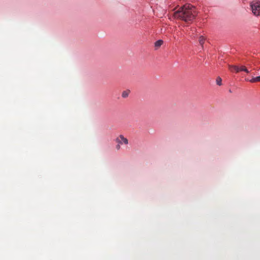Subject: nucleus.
<instances>
[{
    "label": "nucleus",
    "instance_id": "nucleus-3",
    "mask_svg": "<svg viewBox=\"0 0 260 260\" xmlns=\"http://www.w3.org/2000/svg\"><path fill=\"white\" fill-rule=\"evenodd\" d=\"M115 141L117 144L120 145L123 144L127 145L128 143V140L122 135H120L118 137H117L115 139Z\"/></svg>",
    "mask_w": 260,
    "mask_h": 260
},
{
    "label": "nucleus",
    "instance_id": "nucleus-9",
    "mask_svg": "<svg viewBox=\"0 0 260 260\" xmlns=\"http://www.w3.org/2000/svg\"><path fill=\"white\" fill-rule=\"evenodd\" d=\"M240 71H244L247 73H249V71H248V70L244 66H242V67H240Z\"/></svg>",
    "mask_w": 260,
    "mask_h": 260
},
{
    "label": "nucleus",
    "instance_id": "nucleus-10",
    "mask_svg": "<svg viewBox=\"0 0 260 260\" xmlns=\"http://www.w3.org/2000/svg\"><path fill=\"white\" fill-rule=\"evenodd\" d=\"M216 84L220 86L222 84V79L220 77H218L216 80Z\"/></svg>",
    "mask_w": 260,
    "mask_h": 260
},
{
    "label": "nucleus",
    "instance_id": "nucleus-6",
    "mask_svg": "<svg viewBox=\"0 0 260 260\" xmlns=\"http://www.w3.org/2000/svg\"><path fill=\"white\" fill-rule=\"evenodd\" d=\"M163 44V41L162 40H158L155 42L154 44L155 47L157 48L162 45Z\"/></svg>",
    "mask_w": 260,
    "mask_h": 260
},
{
    "label": "nucleus",
    "instance_id": "nucleus-2",
    "mask_svg": "<svg viewBox=\"0 0 260 260\" xmlns=\"http://www.w3.org/2000/svg\"><path fill=\"white\" fill-rule=\"evenodd\" d=\"M252 12L256 16H260V2L254 1L251 3Z\"/></svg>",
    "mask_w": 260,
    "mask_h": 260
},
{
    "label": "nucleus",
    "instance_id": "nucleus-11",
    "mask_svg": "<svg viewBox=\"0 0 260 260\" xmlns=\"http://www.w3.org/2000/svg\"><path fill=\"white\" fill-rule=\"evenodd\" d=\"M129 91H123L122 93V96L123 98H126L128 96Z\"/></svg>",
    "mask_w": 260,
    "mask_h": 260
},
{
    "label": "nucleus",
    "instance_id": "nucleus-8",
    "mask_svg": "<svg viewBox=\"0 0 260 260\" xmlns=\"http://www.w3.org/2000/svg\"><path fill=\"white\" fill-rule=\"evenodd\" d=\"M205 42V38L203 36H201L199 38V43L203 47V45Z\"/></svg>",
    "mask_w": 260,
    "mask_h": 260
},
{
    "label": "nucleus",
    "instance_id": "nucleus-12",
    "mask_svg": "<svg viewBox=\"0 0 260 260\" xmlns=\"http://www.w3.org/2000/svg\"><path fill=\"white\" fill-rule=\"evenodd\" d=\"M120 145L119 144H117V145L116 146V148L117 150H119L120 149Z\"/></svg>",
    "mask_w": 260,
    "mask_h": 260
},
{
    "label": "nucleus",
    "instance_id": "nucleus-4",
    "mask_svg": "<svg viewBox=\"0 0 260 260\" xmlns=\"http://www.w3.org/2000/svg\"><path fill=\"white\" fill-rule=\"evenodd\" d=\"M229 69L231 71L234 70L237 73L240 72V67L236 66H229Z\"/></svg>",
    "mask_w": 260,
    "mask_h": 260
},
{
    "label": "nucleus",
    "instance_id": "nucleus-5",
    "mask_svg": "<svg viewBox=\"0 0 260 260\" xmlns=\"http://www.w3.org/2000/svg\"><path fill=\"white\" fill-rule=\"evenodd\" d=\"M249 81L251 83L260 82V76L255 77H253L251 79H250Z\"/></svg>",
    "mask_w": 260,
    "mask_h": 260
},
{
    "label": "nucleus",
    "instance_id": "nucleus-1",
    "mask_svg": "<svg viewBox=\"0 0 260 260\" xmlns=\"http://www.w3.org/2000/svg\"><path fill=\"white\" fill-rule=\"evenodd\" d=\"M194 7L190 4H186L174 12V16L175 18L187 22L194 19Z\"/></svg>",
    "mask_w": 260,
    "mask_h": 260
},
{
    "label": "nucleus",
    "instance_id": "nucleus-7",
    "mask_svg": "<svg viewBox=\"0 0 260 260\" xmlns=\"http://www.w3.org/2000/svg\"><path fill=\"white\" fill-rule=\"evenodd\" d=\"M196 31V29H192L188 32V35L192 38H195L196 37V35H194V31Z\"/></svg>",
    "mask_w": 260,
    "mask_h": 260
}]
</instances>
